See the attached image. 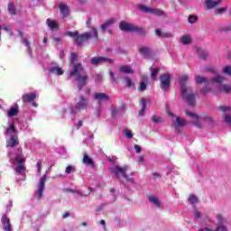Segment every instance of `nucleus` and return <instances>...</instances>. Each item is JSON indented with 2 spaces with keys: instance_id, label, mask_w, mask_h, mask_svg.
<instances>
[{
  "instance_id": "58836bf2",
  "label": "nucleus",
  "mask_w": 231,
  "mask_h": 231,
  "mask_svg": "<svg viewBox=\"0 0 231 231\" xmlns=\"http://www.w3.org/2000/svg\"><path fill=\"white\" fill-rule=\"evenodd\" d=\"M151 14H152L153 15H158L159 17H162V15H163L164 13L162 9L152 8Z\"/></svg>"
},
{
  "instance_id": "37998d69",
  "label": "nucleus",
  "mask_w": 231,
  "mask_h": 231,
  "mask_svg": "<svg viewBox=\"0 0 231 231\" xmlns=\"http://www.w3.org/2000/svg\"><path fill=\"white\" fill-rule=\"evenodd\" d=\"M125 81L127 88H134V82H133V80L131 79L125 78Z\"/></svg>"
},
{
  "instance_id": "473e14b6",
  "label": "nucleus",
  "mask_w": 231,
  "mask_h": 231,
  "mask_svg": "<svg viewBox=\"0 0 231 231\" xmlns=\"http://www.w3.org/2000/svg\"><path fill=\"white\" fill-rule=\"evenodd\" d=\"M145 109H147V99L143 98L142 99V109L139 111V115L141 116H143V115H145Z\"/></svg>"
},
{
  "instance_id": "cd10ccee",
  "label": "nucleus",
  "mask_w": 231,
  "mask_h": 231,
  "mask_svg": "<svg viewBox=\"0 0 231 231\" xmlns=\"http://www.w3.org/2000/svg\"><path fill=\"white\" fill-rule=\"evenodd\" d=\"M49 71L58 76L64 75V70L60 67H52Z\"/></svg>"
},
{
  "instance_id": "13d9d810",
  "label": "nucleus",
  "mask_w": 231,
  "mask_h": 231,
  "mask_svg": "<svg viewBox=\"0 0 231 231\" xmlns=\"http://www.w3.org/2000/svg\"><path fill=\"white\" fill-rule=\"evenodd\" d=\"M204 69L207 73H213V75H217V71H216V69H213L208 67H205Z\"/></svg>"
},
{
  "instance_id": "f03ea898",
  "label": "nucleus",
  "mask_w": 231,
  "mask_h": 231,
  "mask_svg": "<svg viewBox=\"0 0 231 231\" xmlns=\"http://www.w3.org/2000/svg\"><path fill=\"white\" fill-rule=\"evenodd\" d=\"M84 71V65L82 63H78L73 66V69L70 70V77H76L75 82H78V88L79 91H82V88L88 86V75L83 74Z\"/></svg>"
},
{
  "instance_id": "052dcab7",
  "label": "nucleus",
  "mask_w": 231,
  "mask_h": 231,
  "mask_svg": "<svg viewBox=\"0 0 231 231\" xmlns=\"http://www.w3.org/2000/svg\"><path fill=\"white\" fill-rule=\"evenodd\" d=\"M218 109H219V111H223V112L230 111V106H218Z\"/></svg>"
},
{
  "instance_id": "72a5a7b5",
  "label": "nucleus",
  "mask_w": 231,
  "mask_h": 231,
  "mask_svg": "<svg viewBox=\"0 0 231 231\" xmlns=\"http://www.w3.org/2000/svg\"><path fill=\"white\" fill-rule=\"evenodd\" d=\"M211 91H212V88L208 87V85H205L200 89V95H202V97H205L207 93H210Z\"/></svg>"
},
{
  "instance_id": "7ed1b4c3",
  "label": "nucleus",
  "mask_w": 231,
  "mask_h": 231,
  "mask_svg": "<svg viewBox=\"0 0 231 231\" xmlns=\"http://www.w3.org/2000/svg\"><path fill=\"white\" fill-rule=\"evenodd\" d=\"M66 35L75 39L78 46H84V42L89 41V39H93V35H91L90 32H84L80 34L79 31H75V32L69 31L66 32Z\"/></svg>"
},
{
  "instance_id": "423d86ee",
  "label": "nucleus",
  "mask_w": 231,
  "mask_h": 231,
  "mask_svg": "<svg viewBox=\"0 0 231 231\" xmlns=\"http://www.w3.org/2000/svg\"><path fill=\"white\" fill-rule=\"evenodd\" d=\"M79 102L75 105L76 111H84L89 106V99L84 97V96H79Z\"/></svg>"
},
{
  "instance_id": "8fccbe9b",
  "label": "nucleus",
  "mask_w": 231,
  "mask_h": 231,
  "mask_svg": "<svg viewBox=\"0 0 231 231\" xmlns=\"http://www.w3.org/2000/svg\"><path fill=\"white\" fill-rule=\"evenodd\" d=\"M223 73H225V75H228L229 77H231V66L227 65L223 69Z\"/></svg>"
},
{
  "instance_id": "ea45409f",
  "label": "nucleus",
  "mask_w": 231,
  "mask_h": 231,
  "mask_svg": "<svg viewBox=\"0 0 231 231\" xmlns=\"http://www.w3.org/2000/svg\"><path fill=\"white\" fill-rule=\"evenodd\" d=\"M199 59H202V60H207V59H208V53H207V51H199Z\"/></svg>"
},
{
  "instance_id": "f8f14e48",
  "label": "nucleus",
  "mask_w": 231,
  "mask_h": 231,
  "mask_svg": "<svg viewBox=\"0 0 231 231\" xmlns=\"http://www.w3.org/2000/svg\"><path fill=\"white\" fill-rule=\"evenodd\" d=\"M37 98V94L35 92H32L31 94H23L22 96V100L23 104H30L33 102Z\"/></svg>"
},
{
  "instance_id": "3c124183",
  "label": "nucleus",
  "mask_w": 231,
  "mask_h": 231,
  "mask_svg": "<svg viewBox=\"0 0 231 231\" xmlns=\"http://www.w3.org/2000/svg\"><path fill=\"white\" fill-rule=\"evenodd\" d=\"M189 23H190V24H194V23H196V21H198V15H192L190 14L188 18Z\"/></svg>"
},
{
  "instance_id": "bf43d9fd",
  "label": "nucleus",
  "mask_w": 231,
  "mask_h": 231,
  "mask_svg": "<svg viewBox=\"0 0 231 231\" xmlns=\"http://www.w3.org/2000/svg\"><path fill=\"white\" fill-rule=\"evenodd\" d=\"M227 10H228V8H226V7L218 8V9L215 10V14H224V12H226Z\"/></svg>"
},
{
  "instance_id": "6e6d98bb",
  "label": "nucleus",
  "mask_w": 231,
  "mask_h": 231,
  "mask_svg": "<svg viewBox=\"0 0 231 231\" xmlns=\"http://www.w3.org/2000/svg\"><path fill=\"white\" fill-rule=\"evenodd\" d=\"M161 37H162L163 39H171V37H172V34L171 32H162Z\"/></svg>"
},
{
  "instance_id": "9d476101",
  "label": "nucleus",
  "mask_w": 231,
  "mask_h": 231,
  "mask_svg": "<svg viewBox=\"0 0 231 231\" xmlns=\"http://www.w3.org/2000/svg\"><path fill=\"white\" fill-rule=\"evenodd\" d=\"M119 29L121 32H133L134 29V23H129L125 21H122L119 23Z\"/></svg>"
},
{
  "instance_id": "39448f33",
  "label": "nucleus",
  "mask_w": 231,
  "mask_h": 231,
  "mask_svg": "<svg viewBox=\"0 0 231 231\" xmlns=\"http://www.w3.org/2000/svg\"><path fill=\"white\" fill-rule=\"evenodd\" d=\"M161 82V89L162 91L167 92L171 89V75L170 74H162L159 77Z\"/></svg>"
},
{
  "instance_id": "412c9836",
  "label": "nucleus",
  "mask_w": 231,
  "mask_h": 231,
  "mask_svg": "<svg viewBox=\"0 0 231 231\" xmlns=\"http://www.w3.org/2000/svg\"><path fill=\"white\" fill-rule=\"evenodd\" d=\"M46 24L51 30H57L59 28V23H57V21L55 20H51V18H48L46 20Z\"/></svg>"
},
{
  "instance_id": "e2e57ef3",
  "label": "nucleus",
  "mask_w": 231,
  "mask_h": 231,
  "mask_svg": "<svg viewBox=\"0 0 231 231\" xmlns=\"http://www.w3.org/2000/svg\"><path fill=\"white\" fill-rule=\"evenodd\" d=\"M134 149L135 150V152H136L138 154H140V152H142V147H141L140 145H138V144H135V145L134 146Z\"/></svg>"
},
{
  "instance_id": "4be33fe9",
  "label": "nucleus",
  "mask_w": 231,
  "mask_h": 231,
  "mask_svg": "<svg viewBox=\"0 0 231 231\" xmlns=\"http://www.w3.org/2000/svg\"><path fill=\"white\" fill-rule=\"evenodd\" d=\"M86 24L88 28L91 29V32H93L92 37H94L95 39H98V31H97V28L91 27V18L87 19Z\"/></svg>"
},
{
  "instance_id": "6e6552de",
  "label": "nucleus",
  "mask_w": 231,
  "mask_h": 231,
  "mask_svg": "<svg viewBox=\"0 0 231 231\" xmlns=\"http://www.w3.org/2000/svg\"><path fill=\"white\" fill-rule=\"evenodd\" d=\"M187 120L181 117H176V120L172 121L171 127H174L175 133H181V127H185Z\"/></svg>"
},
{
  "instance_id": "a878e982",
  "label": "nucleus",
  "mask_w": 231,
  "mask_h": 231,
  "mask_svg": "<svg viewBox=\"0 0 231 231\" xmlns=\"http://www.w3.org/2000/svg\"><path fill=\"white\" fill-rule=\"evenodd\" d=\"M83 163H85V165H91V167H95L93 159H91L88 153H85L83 156Z\"/></svg>"
},
{
  "instance_id": "7c9ffc66",
  "label": "nucleus",
  "mask_w": 231,
  "mask_h": 231,
  "mask_svg": "<svg viewBox=\"0 0 231 231\" xmlns=\"http://www.w3.org/2000/svg\"><path fill=\"white\" fill-rule=\"evenodd\" d=\"M211 82H215L216 84H223L225 82V77L221 75H217V77L210 79Z\"/></svg>"
},
{
  "instance_id": "2eb2a0df",
  "label": "nucleus",
  "mask_w": 231,
  "mask_h": 231,
  "mask_svg": "<svg viewBox=\"0 0 231 231\" xmlns=\"http://www.w3.org/2000/svg\"><path fill=\"white\" fill-rule=\"evenodd\" d=\"M2 225L5 231H12V224L8 216L4 215L2 217Z\"/></svg>"
},
{
  "instance_id": "09e8293b",
  "label": "nucleus",
  "mask_w": 231,
  "mask_h": 231,
  "mask_svg": "<svg viewBox=\"0 0 231 231\" xmlns=\"http://www.w3.org/2000/svg\"><path fill=\"white\" fill-rule=\"evenodd\" d=\"M145 89H147V84L145 82L142 81L139 85L138 91L143 92V91H145Z\"/></svg>"
},
{
  "instance_id": "20e7f679",
  "label": "nucleus",
  "mask_w": 231,
  "mask_h": 231,
  "mask_svg": "<svg viewBox=\"0 0 231 231\" xmlns=\"http://www.w3.org/2000/svg\"><path fill=\"white\" fill-rule=\"evenodd\" d=\"M127 171H129V166H125L124 168L116 165L115 167L110 169V172L115 174L116 178H120V174L126 180V181H130L131 183H134V179L129 178L127 175Z\"/></svg>"
},
{
  "instance_id": "c85d7f7f",
  "label": "nucleus",
  "mask_w": 231,
  "mask_h": 231,
  "mask_svg": "<svg viewBox=\"0 0 231 231\" xmlns=\"http://www.w3.org/2000/svg\"><path fill=\"white\" fill-rule=\"evenodd\" d=\"M78 60H79V54H77V52H71L69 61H70V64L72 65V69L75 64H79V63H76Z\"/></svg>"
},
{
  "instance_id": "2f4dec72",
  "label": "nucleus",
  "mask_w": 231,
  "mask_h": 231,
  "mask_svg": "<svg viewBox=\"0 0 231 231\" xmlns=\"http://www.w3.org/2000/svg\"><path fill=\"white\" fill-rule=\"evenodd\" d=\"M180 42H182V44L187 46L192 42V39L189 35H183L180 38Z\"/></svg>"
},
{
  "instance_id": "5fc2aeb1",
  "label": "nucleus",
  "mask_w": 231,
  "mask_h": 231,
  "mask_svg": "<svg viewBox=\"0 0 231 231\" xmlns=\"http://www.w3.org/2000/svg\"><path fill=\"white\" fill-rule=\"evenodd\" d=\"M192 125H195V127H198L199 129H202L203 125H201V121L197 119L196 121L192 122Z\"/></svg>"
},
{
  "instance_id": "0e129e2a",
  "label": "nucleus",
  "mask_w": 231,
  "mask_h": 231,
  "mask_svg": "<svg viewBox=\"0 0 231 231\" xmlns=\"http://www.w3.org/2000/svg\"><path fill=\"white\" fill-rule=\"evenodd\" d=\"M162 29H155L156 37H162Z\"/></svg>"
},
{
  "instance_id": "a19ab883",
  "label": "nucleus",
  "mask_w": 231,
  "mask_h": 231,
  "mask_svg": "<svg viewBox=\"0 0 231 231\" xmlns=\"http://www.w3.org/2000/svg\"><path fill=\"white\" fill-rule=\"evenodd\" d=\"M152 122H153V124H162L163 119H162V116H152Z\"/></svg>"
},
{
  "instance_id": "49530a36",
  "label": "nucleus",
  "mask_w": 231,
  "mask_h": 231,
  "mask_svg": "<svg viewBox=\"0 0 231 231\" xmlns=\"http://www.w3.org/2000/svg\"><path fill=\"white\" fill-rule=\"evenodd\" d=\"M159 72H160L159 68L152 69V70L151 72V79H156V77H158Z\"/></svg>"
},
{
  "instance_id": "79ce46f5",
  "label": "nucleus",
  "mask_w": 231,
  "mask_h": 231,
  "mask_svg": "<svg viewBox=\"0 0 231 231\" xmlns=\"http://www.w3.org/2000/svg\"><path fill=\"white\" fill-rule=\"evenodd\" d=\"M217 221L218 225H223L226 221V218L223 217V215L217 214Z\"/></svg>"
},
{
  "instance_id": "5701e85b",
  "label": "nucleus",
  "mask_w": 231,
  "mask_h": 231,
  "mask_svg": "<svg viewBox=\"0 0 231 231\" xmlns=\"http://www.w3.org/2000/svg\"><path fill=\"white\" fill-rule=\"evenodd\" d=\"M18 36L20 37L22 42H24L28 51H32V49L30 48V42L28 41V39L24 38V33H23L22 31H18Z\"/></svg>"
},
{
  "instance_id": "1a4fd4ad",
  "label": "nucleus",
  "mask_w": 231,
  "mask_h": 231,
  "mask_svg": "<svg viewBox=\"0 0 231 231\" xmlns=\"http://www.w3.org/2000/svg\"><path fill=\"white\" fill-rule=\"evenodd\" d=\"M47 178H48V176L46 174H44L40 180V182L38 185V190L36 191V196H37L38 199H41V198H42V194L44 192V187L46 184Z\"/></svg>"
},
{
  "instance_id": "6ab92c4d",
  "label": "nucleus",
  "mask_w": 231,
  "mask_h": 231,
  "mask_svg": "<svg viewBox=\"0 0 231 231\" xmlns=\"http://www.w3.org/2000/svg\"><path fill=\"white\" fill-rule=\"evenodd\" d=\"M113 24H115V18H110L101 24L100 28L102 32H106V30H107L109 26H113Z\"/></svg>"
},
{
  "instance_id": "f704fd0d",
  "label": "nucleus",
  "mask_w": 231,
  "mask_h": 231,
  "mask_svg": "<svg viewBox=\"0 0 231 231\" xmlns=\"http://www.w3.org/2000/svg\"><path fill=\"white\" fill-rule=\"evenodd\" d=\"M219 93H231V86L224 85L218 88Z\"/></svg>"
},
{
  "instance_id": "a211bd4d",
  "label": "nucleus",
  "mask_w": 231,
  "mask_h": 231,
  "mask_svg": "<svg viewBox=\"0 0 231 231\" xmlns=\"http://www.w3.org/2000/svg\"><path fill=\"white\" fill-rule=\"evenodd\" d=\"M59 8L63 18H66L68 15H69V7H68V5L65 4H60Z\"/></svg>"
},
{
  "instance_id": "aec40b11",
  "label": "nucleus",
  "mask_w": 231,
  "mask_h": 231,
  "mask_svg": "<svg viewBox=\"0 0 231 231\" xmlns=\"http://www.w3.org/2000/svg\"><path fill=\"white\" fill-rule=\"evenodd\" d=\"M19 115V105L14 104V106L11 107L7 112V116H17Z\"/></svg>"
},
{
  "instance_id": "ddd939ff",
  "label": "nucleus",
  "mask_w": 231,
  "mask_h": 231,
  "mask_svg": "<svg viewBox=\"0 0 231 231\" xmlns=\"http://www.w3.org/2000/svg\"><path fill=\"white\" fill-rule=\"evenodd\" d=\"M223 3V0H205V5L208 10H212V8H216V6H219Z\"/></svg>"
},
{
  "instance_id": "864d4df0",
  "label": "nucleus",
  "mask_w": 231,
  "mask_h": 231,
  "mask_svg": "<svg viewBox=\"0 0 231 231\" xmlns=\"http://www.w3.org/2000/svg\"><path fill=\"white\" fill-rule=\"evenodd\" d=\"M66 174H71V172H75V167L72 165H69L65 170Z\"/></svg>"
},
{
  "instance_id": "69168bd1",
  "label": "nucleus",
  "mask_w": 231,
  "mask_h": 231,
  "mask_svg": "<svg viewBox=\"0 0 231 231\" xmlns=\"http://www.w3.org/2000/svg\"><path fill=\"white\" fill-rule=\"evenodd\" d=\"M193 216L196 217V219H199L201 217V213L199 211H195Z\"/></svg>"
},
{
  "instance_id": "c9c22d12",
  "label": "nucleus",
  "mask_w": 231,
  "mask_h": 231,
  "mask_svg": "<svg viewBox=\"0 0 231 231\" xmlns=\"http://www.w3.org/2000/svg\"><path fill=\"white\" fill-rule=\"evenodd\" d=\"M149 201L153 203V205H155V207H158V208L162 207V203H160V199H158V197H150Z\"/></svg>"
},
{
  "instance_id": "b1692460",
  "label": "nucleus",
  "mask_w": 231,
  "mask_h": 231,
  "mask_svg": "<svg viewBox=\"0 0 231 231\" xmlns=\"http://www.w3.org/2000/svg\"><path fill=\"white\" fill-rule=\"evenodd\" d=\"M133 32H135V33H138V35H141V37H143L144 35H147V31L144 30L143 27H138V25H134Z\"/></svg>"
},
{
  "instance_id": "4c0bfd02",
  "label": "nucleus",
  "mask_w": 231,
  "mask_h": 231,
  "mask_svg": "<svg viewBox=\"0 0 231 231\" xmlns=\"http://www.w3.org/2000/svg\"><path fill=\"white\" fill-rule=\"evenodd\" d=\"M26 171V167H24V164H18V166L15 168V171L17 174L23 175V173Z\"/></svg>"
},
{
  "instance_id": "393cba45",
  "label": "nucleus",
  "mask_w": 231,
  "mask_h": 231,
  "mask_svg": "<svg viewBox=\"0 0 231 231\" xmlns=\"http://www.w3.org/2000/svg\"><path fill=\"white\" fill-rule=\"evenodd\" d=\"M119 71L121 73H126L127 75H133V73H134L133 69H131V67H129V66H121V67H119Z\"/></svg>"
},
{
  "instance_id": "bb28decb",
  "label": "nucleus",
  "mask_w": 231,
  "mask_h": 231,
  "mask_svg": "<svg viewBox=\"0 0 231 231\" xmlns=\"http://www.w3.org/2000/svg\"><path fill=\"white\" fill-rule=\"evenodd\" d=\"M7 12L10 14V15H15L17 14V9L15 8L14 3H9L7 5Z\"/></svg>"
},
{
  "instance_id": "dca6fc26",
  "label": "nucleus",
  "mask_w": 231,
  "mask_h": 231,
  "mask_svg": "<svg viewBox=\"0 0 231 231\" xmlns=\"http://www.w3.org/2000/svg\"><path fill=\"white\" fill-rule=\"evenodd\" d=\"M195 82L196 84H205V86L210 84L211 80L208 78L204 76L196 75L195 76Z\"/></svg>"
},
{
  "instance_id": "c756f323",
  "label": "nucleus",
  "mask_w": 231,
  "mask_h": 231,
  "mask_svg": "<svg viewBox=\"0 0 231 231\" xmlns=\"http://www.w3.org/2000/svg\"><path fill=\"white\" fill-rule=\"evenodd\" d=\"M12 133H13V134H15V133H17L14 124H11L10 126L8 128H6L5 135L8 136V135L12 134Z\"/></svg>"
},
{
  "instance_id": "4468645a",
  "label": "nucleus",
  "mask_w": 231,
  "mask_h": 231,
  "mask_svg": "<svg viewBox=\"0 0 231 231\" xmlns=\"http://www.w3.org/2000/svg\"><path fill=\"white\" fill-rule=\"evenodd\" d=\"M94 98L97 100V102H107L109 96L104 92H97L94 94Z\"/></svg>"
},
{
  "instance_id": "a18cd8bd",
  "label": "nucleus",
  "mask_w": 231,
  "mask_h": 231,
  "mask_svg": "<svg viewBox=\"0 0 231 231\" xmlns=\"http://www.w3.org/2000/svg\"><path fill=\"white\" fill-rule=\"evenodd\" d=\"M185 115H187L188 116H191V118H195V120H199V116L192 112H189V110H185Z\"/></svg>"
},
{
  "instance_id": "0eeeda50",
  "label": "nucleus",
  "mask_w": 231,
  "mask_h": 231,
  "mask_svg": "<svg viewBox=\"0 0 231 231\" xmlns=\"http://www.w3.org/2000/svg\"><path fill=\"white\" fill-rule=\"evenodd\" d=\"M102 62H108V64H115V60H113V59L104 57V56H96L90 60V64H92V66H98V64H102Z\"/></svg>"
},
{
  "instance_id": "603ef678",
  "label": "nucleus",
  "mask_w": 231,
  "mask_h": 231,
  "mask_svg": "<svg viewBox=\"0 0 231 231\" xmlns=\"http://www.w3.org/2000/svg\"><path fill=\"white\" fill-rule=\"evenodd\" d=\"M200 120H204V122H208V124H212V116H204L200 118Z\"/></svg>"
},
{
  "instance_id": "de8ad7c7",
  "label": "nucleus",
  "mask_w": 231,
  "mask_h": 231,
  "mask_svg": "<svg viewBox=\"0 0 231 231\" xmlns=\"http://www.w3.org/2000/svg\"><path fill=\"white\" fill-rule=\"evenodd\" d=\"M15 162H17L18 165H24L26 162V158L24 157H16Z\"/></svg>"
},
{
  "instance_id": "680f3d73",
  "label": "nucleus",
  "mask_w": 231,
  "mask_h": 231,
  "mask_svg": "<svg viewBox=\"0 0 231 231\" xmlns=\"http://www.w3.org/2000/svg\"><path fill=\"white\" fill-rule=\"evenodd\" d=\"M125 136L127 137V138H133V132H131V130H129V129H126L125 131Z\"/></svg>"
},
{
  "instance_id": "f257e3e1",
  "label": "nucleus",
  "mask_w": 231,
  "mask_h": 231,
  "mask_svg": "<svg viewBox=\"0 0 231 231\" xmlns=\"http://www.w3.org/2000/svg\"><path fill=\"white\" fill-rule=\"evenodd\" d=\"M189 82V76L183 75L179 80V88L180 89V97L188 106L194 107L196 106V98L198 97V90H192V87L187 86Z\"/></svg>"
},
{
  "instance_id": "e433bc0d",
  "label": "nucleus",
  "mask_w": 231,
  "mask_h": 231,
  "mask_svg": "<svg viewBox=\"0 0 231 231\" xmlns=\"http://www.w3.org/2000/svg\"><path fill=\"white\" fill-rule=\"evenodd\" d=\"M188 201L189 203H190L191 205H196V203H198L199 199L198 197H196V195L194 194H190L188 198Z\"/></svg>"
},
{
  "instance_id": "f3484780",
  "label": "nucleus",
  "mask_w": 231,
  "mask_h": 231,
  "mask_svg": "<svg viewBox=\"0 0 231 231\" xmlns=\"http://www.w3.org/2000/svg\"><path fill=\"white\" fill-rule=\"evenodd\" d=\"M17 145H19V139L16 135H12L6 142V147H17Z\"/></svg>"
},
{
  "instance_id": "774afa93",
  "label": "nucleus",
  "mask_w": 231,
  "mask_h": 231,
  "mask_svg": "<svg viewBox=\"0 0 231 231\" xmlns=\"http://www.w3.org/2000/svg\"><path fill=\"white\" fill-rule=\"evenodd\" d=\"M37 169H38V172H41V171H42V164L41 162H37Z\"/></svg>"
},
{
  "instance_id": "9b49d317",
  "label": "nucleus",
  "mask_w": 231,
  "mask_h": 231,
  "mask_svg": "<svg viewBox=\"0 0 231 231\" xmlns=\"http://www.w3.org/2000/svg\"><path fill=\"white\" fill-rule=\"evenodd\" d=\"M139 53L145 59H152V51H151V48H149L147 46H142L139 49Z\"/></svg>"
},
{
  "instance_id": "c03bdc74",
  "label": "nucleus",
  "mask_w": 231,
  "mask_h": 231,
  "mask_svg": "<svg viewBox=\"0 0 231 231\" xmlns=\"http://www.w3.org/2000/svg\"><path fill=\"white\" fill-rule=\"evenodd\" d=\"M139 9L144 14H151L152 8L147 7L146 5H140Z\"/></svg>"
},
{
  "instance_id": "4d7b16f0",
  "label": "nucleus",
  "mask_w": 231,
  "mask_h": 231,
  "mask_svg": "<svg viewBox=\"0 0 231 231\" xmlns=\"http://www.w3.org/2000/svg\"><path fill=\"white\" fill-rule=\"evenodd\" d=\"M66 192H77L81 197H86V195H83L82 192L79 189H67Z\"/></svg>"
},
{
  "instance_id": "338daca9",
  "label": "nucleus",
  "mask_w": 231,
  "mask_h": 231,
  "mask_svg": "<svg viewBox=\"0 0 231 231\" xmlns=\"http://www.w3.org/2000/svg\"><path fill=\"white\" fill-rule=\"evenodd\" d=\"M152 177H153V180H156V178H158V180H162V175H160V173L158 172H153Z\"/></svg>"
}]
</instances>
